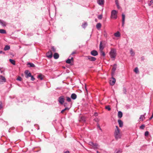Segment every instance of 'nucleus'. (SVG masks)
Instances as JSON below:
<instances>
[{"mask_svg":"<svg viewBox=\"0 0 153 153\" xmlns=\"http://www.w3.org/2000/svg\"><path fill=\"white\" fill-rule=\"evenodd\" d=\"M125 15L123 14H122V26L123 27L125 23Z\"/></svg>","mask_w":153,"mask_h":153,"instance_id":"9","label":"nucleus"},{"mask_svg":"<svg viewBox=\"0 0 153 153\" xmlns=\"http://www.w3.org/2000/svg\"><path fill=\"white\" fill-rule=\"evenodd\" d=\"M99 48L100 51H102V50H103L104 48V47H103L102 45V42L101 41L100 42Z\"/></svg>","mask_w":153,"mask_h":153,"instance_id":"19","label":"nucleus"},{"mask_svg":"<svg viewBox=\"0 0 153 153\" xmlns=\"http://www.w3.org/2000/svg\"><path fill=\"white\" fill-rule=\"evenodd\" d=\"M110 55L111 58H113L114 60L116 56V51L114 49H111L110 52Z\"/></svg>","mask_w":153,"mask_h":153,"instance_id":"2","label":"nucleus"},{"mask_svg":"<svg viewBox=\"0 0 153 153\" xmlns=\"http://www.w3.org/2000/svg\"><path fill=\"white\" fill-rule=\"evenodd\" d=\"M98 145L97 143H94V145L93 146L97 147L98 146Z\"/></svg>","mask_w":153,"mask_h":153,"instance_id":"43","label":"nucleus"},{"mask_svg":"<svg viewBox=\"0 0 153 153\" xmlns=\"http://www.w3.org/2000/svg\"><path fill=\"white\" fill-rule=\"evenodd\" d=\"M64 153H70L68 151L65 152Z\"/></svg>","mask_w":153,"mask_h":153,"instance_id":"54","label":"nucleus"},{"mask_svg":"<svg viewBox=\"0 0 153 153\" xmlns=\"http://www.w3.org/2000/svg\"><path fill=\"white\" fill-rule=\"evenodd\" d=\"M0 79L2 81L4 82H6V79L3 76L1 75L0 76Z\"/></svg>","mask_w":153,"mask_h":153,"instance_id":"26","label":"nucleus"},{"mask_svg":"<svg viewBox=\"0 0 153 153\" xmlns=\"http://www.w3.org/2000/svg\"><path fill=\"white\" fill-rule=\"evenodd\" d=\"M70 59H71V61H73V57H72Z\"/></svg>","mask_w":153,"mask_h":153,"instance_id":"57","label":"nucleus"},{"mask_svg":"<svg viewBox=\"0 0 153 153\" xmlns=\"http://www.w3.org/2000/svg\"><path fill=\"white\" fill-rule=\"evenodd\" d=\"M134 71L136 73H137L139 72L138 69L137 67H136L135 68Z\"/></svg>","mask_w":153,"mask_h":153,"instance_id":"32","label":"nucleus"},{"mask_svg":"<svg viewBox=\"0 0 153 153\" xmlns=\"http://www.w3.org/2000/svg\"><path fill=\"white\" fill-rule=\"evenodd\" d=\"M37 78L39 79L40 80H42L43 79L42 75L41 74L39 75L38 76Z\"/></svg>","mask_w":153,"mask_h":153,"instance_id":"31","label":"nucleus"},{"mask_svg":"<svg viewBox=\"0 0 153 153\" xmlns=\"http://www.w3.org/2000/svg\"><path fill=\"white\" fill-rule=\"evenodd\" d=\"M118 122L120 127H122L123 126V121L119 119L118 120Z\"/></svg>","mask_w":153,"mask_h":153,"instance_id":"12","label":"nucleus"},{"mask_svg":"<svg viewBox=\"0 0 153 153\" xmlns=\"http://www.w3.org/2000/svg\"><path fill=\"white\" fill-rule=\"evenodd\" d=\"M99 129H100L101 131H102V129H101V128H100H100H99Z\"/></svg>","mask_w":153,"mask_h":153,"instance_id":"60","label":"nucleus"},{"mask_svg":"<svg viewBox=\"0 0 153 153\" xmlns=\"http://www.w3.org/2000/svg\"><path fill=\"white\" fill-rule=\"evenodd\" d=\"M97 127L98 128H100V127L99 125H98L97 126Z\"/></svg>","mask_w":153,"mask_h":153,"instance_id":"59","label":"nucleus"},{"mask_svg":"<svg viewBox=\"0 0 153 153\" xmlns=\"http://www.w3.org/2000/svg\"><path fill=\"white\" fill-rule=\"evenodd\" d=\"M77 96L74 93L72 94L71 96V98L73 100H75Z\"/></svg>","mask_w":153,"mask_h":153,"instance_id":"15","label":"nucleus"},{"mask_svg":"<svg viewBox=\"0 0 153 153\" xmlns=\"http://www.w3.org/2000/svg\"><path fill=\"white\" fill-rule=\"evenodd\" d=\"M117 12L115 10H113L111 12V17L113 19H116L117 18Z\"/></svg>","mask_w":153,"mask_h":153,"instance_id":"3","label":"nucleus"},{"mask_svg":"<svg viewBox=\"0 0 153 153\" xmlns=\"http://www.w3.org/2000/svg\"><path fill=\"white\" fill-rule=\"evenodd\" d=\"M117 7L119 9L120 8V6H119V4H118V5H117Z\"/></svg>","mask_w":153,"mask_h":153,"instance_id":"58","label":"nucleus"},{"mask_svg":"<svg viewBox=\"0 0 153 153\" xmlns=\"http://www.w3.org/2000/svg\"><path fill=\"white\" fill-rule=\"evenodd\" d=\"M9 61L13 65H15V61L14 60L12 59H10Z\"/></svg>","mask_w":153,"mask_h":153,"instance_id":"25","label":"nucleus"},{"mask_svg":"<svg viewBox=\"0 0 153 153\" xmlns=\"http://www.w3.org/2000/svg\"><path fill=\"white\" fill-rule=\"evenodd\" d=\"M69 108H68V107H65V108L64 109L62 110L61 111V113H63V112H64L65 111V110H69Z\"/></svg>","mask_w":153,"mask_h":153,"instance_id":"29","label":"nucleus"},{"mask_svg":"<svg viewBox=\"0 0 153 153\" xmlns=\"http://www.w3.org/2000/svg\"><path fill=\"white\" fill-rule=\"evenodd\" d=\"M51 49H52V51L53 52H55L56 51V49L54 47H53V46L52 47Z\"/></svg>","mask_w":153,"mask_h":153,"instance_id":"36","label":"nucleus"},{"mask_svg":"<svg viewBox=\"0 0 153 153\" xmlns=\"http://www.w3.org/2000/svg\"><path fill=\"white\" fill-rule=\"evenodd\" d=\"M105 108L106 109H107L108 111H110L111 110V108L109 105H107L105 107Z\"/></svg>","mask_w":153,"mask_h":153,"instance_id":"30","label":"nucleus"},{"mask_svg":"<svg viewBox=\"0 0 153 153\" xmlns=\"http://www.w3.org/2000/svg\"><path fill=\"white\" fill-rule=\"evenodd\" d=\"M88 59L91 61H94L96 60V58L90 56H88L87 57Z\"/></svg>","mask_w":153,"mask_h":153,"instance_id":"7","label":"nucleus"},{"mask_svg":"<svg viewBox=\"0 0 153 153\" xmlns=\"http://www.w3.org/2000/svg\"><path fill=\"white\" fill-rule=\"evenodd\" d=\"M25 77L26 78H28L29 77L31 76V73L29 72V71L28 70H26L25 71Z\"/></svg>","mask_w":153,"mask_h":153,"instance_id":"4","label":"nucleus"},{"mask_svg":"<svg viewBox=\"0 0 153 153\" xmlns=\"http://www.w3.org/2000/svg\"><path fill=\"white\" fill-rule=\"evenodd\" d=\"M17 80L19 81H21L22 80V78L21 77L19 76L17 78Z\"/></svg>","mask_w":153,"mask_h":153,"instance_id":"44","label":"nucleus"},{"mask_svg":"<svg viewBox=\"0 0 153 153\" xmlns=\"http://www.w3.org/2000/svg\"><path fill=\"white\" fill-rule=\"evenodd\" d=\"M146 114L145 113L144 115H141L139 118V120L140 121L142 120L143 121V118H145V116L146 115Z\"/></svg>","mask_w":153,"mask_h":153,"instance_id":"18","label":"nucleus"},{"mask_svg":"<svg viewBox=\"0 0 153 153\" xmlns=\"http://www.w3.org/2000/svg\"><path fill=\"white\" fill-rule=\"evenodd\" d=\"M114 135L117 140L121 137V135L120 133V130L117 126H116V129H115Z\"/></svg>","mask_w":153,"mask_h":153,"instance_id":"1","label":"nucleus"},{"mask_svg":"<svg viewBox=\"0 0 153 153\" xmlns=\"http://www.w3.org/2000/svg\"><path fill=\"white\" fill-rule=\"evenodd\" d=\"M101 24L100 23H97L96 25V28L98 29H99L100 28H101Z\"/></svg>","mask_w":153,"mask_h":153,"instance_id":"22","label":"nucleus"},{"mask_svg":"<svg viewBox=\"0 0 153 153\" xmlns=\"http://www.w3.org/2000/svg\"><path fill=\"white\" fill-rule=\"evenodd\" d=\"M27 65L29 67H35V65L32 63L27 62Z\"/></svg>","mask_w":153,"mask_h":153,"instance_id":"13","label":"nucleus"},{"mask_svg":"<svg viewBox=\"0 0 153 153\" xmlns=\"http://www.w3.org/2000/svg\"><path fill=\"white\" fill-rule=\"evenodd\" d=\"M149 134V132L148 131H146L145 133V136H147Z\"/></svg>","mask_w":153,"mask_h":153,"instance_id":"38","label":"nucleus"},{"mask_svg":"<svg viewBox=\"0 0 153 153\" xmlns=\"http://www.w3.org/2000/svg\"><path fill=\"white\" fill-rule=\"evenodd\" d=\"M152 4L151 3L148 4V5L149 6H150Z\"/></svg>","mask_w":153,"mask_h":153,"instance_id":"56","label":"nucleus"},{"mask_svg":"<svg viewBox=\"0 0 153 153\" xmlns=\"http://www.w3.org/2000/svg\"><path fill=\"white\" fill-rule=\"evenodd\" d=\"M130 53L131 55L132 56H134L135 54V53L133 51L132 49H131L130 50Z\"/></svg>","mask_w":153,"mask_h":153,"instance_id":"27","label":"nucleus"},{"mask_svg":"<svg viewBox=\"0 0 153 153\" xmlns=\"http://www.w3.org/2000/svg\"><path fill=\"white\" fill-rule=\"evenodd\" d=\"M102 18V15H98V18L99 19H101Z\"/></svg>","mask_w":153,"mask_h":153,"instance_id":"39","label":"nucleus"},{"mask_svg":"<svg viewBox=\"0 0 153 153\" xmlns=\"http://www.w3.org/2000/svg\"><path fill=\"white\" fill-rule=\"evenodd\" d=\"M64 106L65 107H67V106H68V104L67 103L65 102L64 104Z\"/></svg>","mask_w":153,"mask_h":153,"instance_id":"47","label":"nucleus"},{"mask_svg":"<svg viewBox=\"0 0 153 153\" xmlns=\"http://www.w3.org/2000/svg\"><path fill=\"white\" fill-rule=\"evenodd\" d=\"M112 79H113L112 80H110V84L111 85H113L116 82V80L113 77H112Z\"/></svg>","mask_w":153,"mask_h":153,"instance_id":"10","label":"nucleus"},{"mask_svg":"<svg viewBox=\"0 0 153 153\" xmlns=\"http://www.w3.org/2000/svg\"><path fill=\"white\" fill-rule=\"evenodd\" d=\"M100 51V55L101 56H105V52L103 51V50H102V51Z\"/></svg>","mask_w":153,"mask_h":153,"instance_id":"28","label":"nucleus"},{"mask_svg":"<svg viewBox=\"0 0 153 153\" xmlns=\"http://www.w3.org/2000/svg\"><path fill=\"white\" fill-rule=\"evenodd\" d=\"M76 51H73L71 53V55H73L74 54H76Z\"/></svg>","mask_w":153,"mask_h":153,"instance_id":"52","label":"nucleus"},{"mask_svg":"<svg viewBox=\"0 0 153 153\" xmlns=\"http://www.w3.org/2000/svg\"><path fill=\"white\" fill-rule=\"evenodd\" d=\"M0 24L3 27H5L6 25V22L1 20H0Z\"/></svg>","mask_w":153,"mask_h":153,"instance_id":"11","label":"nucleus"},{"mask_svg":"<svg viewBox=\"0 0 153 153\" xmlns=\"http://www.w3.org/2000/svg\"><path fill=\"white\" fill-rule=\"evenodd\" d=\"M58 101L61 104H63L64 102V99L63 96H61L59 98Z\"/></svg>","mask_w":153,"mask_h":153,"instance_id":"5","label":"nucleus"},{"mask_svg":"<svg viewBox=\"0 0 153 153\" xmlns=\"http://www.w3.org/2000/svg\"><path fill=\"white\" fill-rule=\"evenodd\" d=\"M98 3L100 5H103L104 4L103 0H97Z\"/></svg>","mask_w":153,"mask_h":153,"instance_id":"14","label":"nucleus"},{"mask_svg":"<svg viewBox=\"0 0 153 153\" xmlns=\"http://www.w3.org/2000/svg\"><path fill=\"white\" fill-rule=\"evenodd\" d=\"M97 153H99L98 151H97Z\"/></svg>","mask_w":153,"mask_h":153,"instance_id":"62","label":"nucleus"},{"mask_svg":"<svg viewBox=\"0 0 153 153\" xmlns=\"http://www.w3.org/2000/svg\"><path fill=\"white\" fill-rule=\"evenodd\" d=\"M104 36L106 37L107 36V33L105 31H104Z\"/></svg>","mask_w":153,"mask_h":153,"instance_id":"49","label":"nucleus"},{"mask_svg":"<svg viewBox=\"0 0 153 153\" xmlns=\"http://www.w3.org/2000/svg\"><path fill=\"white\" fill-rule=\"evenodd\" d=\"M31 79L32 81H34L35 79V78L33 77V76L31 75Z\"/></svg>","mask_w":153,"mask_h":153,"instance_id":"42","label":"nucleus"},{"mask_svg":"<svg viewBox=\"0 0 153 153\" xmlns=\"http://www.w3.org/2000/svg\"><path fill=\"white\" fill-rule=\"evenodd\" d=\"M3 53L4 54V52H3L2 51H0V54Z\"/></svg>","mask_w":153,"mask_h":153,"instance_id":"53","label":"nucleus"},{"mask_svg":"<svg viewBox=\"0 0 153 153\" xmlns=\"http://www.w3.org/2000/svg\"><path fill=\"white\" fill-rule=\"evenodd\" d=\"M10 47L8 45H6L5 46V47L4 48V50L5 51L8 50L10 49Z\"/></svg>","mask_w":153,"mask_h":153,"instance_id":"23","label":"nucleus"},{"mask_svg":"<svg viewBox=\"0 0 153 153\" xmlns=\"http://www.w3.org/2000/svg\"><path fill=\"white\" fill-rule=\"evenodd\" d=\"M47 57L51 58L52 57V53L51 51H49L46 53Z\"/></svg>","mask_w":153,"mask_h":153,"instance_id":"6","label":"nucleus"},{"mask_svg":"<svg viewBox=\"0 0 153 153\" xmlns=\"http://www.w3.org/2000/svg\"><path fill=\"white\" fill-rule=\"evenodd\" d=\"M123 93L124 94H126V88H123Z\"/></svg>","mask_w":153,"mask_h":153,"instance_id":"41","label":"nucleus"},{"mask_svg":"<svg viewBox=\"0 0 153 153\" xmlns=\"http://www.w3.org/2000/svg\"><path fill=\"white\" fill-rule=\"evenodd\" d=\"M115 2L116 5L119 4L118 1V0H115Z\"/></svg>","mask_w":153,"mask_h":153,"instance_id":"46","label":"nucleus"},{"mask_svg":"<svg viewBox=\"0 0 153 153\" xmlns=\"http://www.w3.org/2000/svg\"><path fill=\"white\" fill-rule=\"evenodd\" d=\"M66 100L68 102H70L71 101V98L68 97H66Z\"/></svg>","mask_w":153,"mask_h":153,"instance_id":"34","label":"nucleus"},{"mask_svg":"<svg viewBox=\"0 0 153 153\" xmlns=\"http://www.w3.org/2000/svg\"><path fill=\"white\" fill-rule=\"evenodd\" d=\"M59 54L57 53H55L53 55V57L55 59H56L59 58Z\"/></svg>","mask_w":153,"mask_h":153,"instance_id":"17","label":"nucleus"},{"mask_svg":"<svg viewBox=\"0 0 153 153\" xmlns=\"http://www.w3.org/2000/svg\"><path fill=\"white\" fill-rule=\"evenodd\" d=\"M94 115L95 116H97L98 115V113L97 112H95L94 114Z\"/></svg>","mask_w":153,"mask_h":153,"instance_id":"50","label":"nucleus"},{"mask_svg":"<svg viewBox=\"0 0 153 153\" xmlns=\"http://www.w3.org/2000/svg\"><path fill=\"white\" fill-rule=\"evenodd\" d=\"M114 35L116 37H119L120 36V34L119 31H117L114 33Z\"/></svg>","mask_w":153,"mask_h":153,"instance_id":"21","label":"nucleus"},{"mask_svg":"<svg viewBox=\"0 0 153 153\" xmlns=\"http://www.w3.org/2000/svg\"><path fill=\"white\" fill-rule=\"evenodd\" d=\"M145 127V125H142L140 126V129H143Z\"/></svg>","mask_w":153,"mask_h":153,"instance_id":"37","label":"nucleus"},{"mask_svg":"<svg viewBox=\"0 0 153 153\" xmlns=\"http://www.w3.org/2000/svg\"><path fill=\"white\" fill-rule=\"evenodd\" d=\"M121 151H120V149L118 150L117 149H116L114 151V153H118L119 152H121Z\"/></svg>","mask_w":153,"mask_h":153,"instance_id":"35","label":"nucleus"},{"mask_svg":"<svg viewBox=\"0 0 153 153\" xmlns=\"http://www.w3.org/2000/svg\"><path fill=\"white\" fill-rule=\"evenodd\" d=\"M87 23H85L84 24V25H83L82 26V27L83 28H84L85 27V25L87 26Z\"/></svg>","mask_w":153,"mask_h":153,"instance_id":"48","label":"nucleus"},{"mask_svg":"<svg viewBox=\"0 0 153 153\" xmlns=\"http://www.w3.org/2000/svg\"><path fill=\"white\" fill-rule=\"evenodd\" d=\"M150 2L151 4H153V0H152L150 1Z\"/></svg>","mask_w":153,"mask_h":153,"instance_id":"55","label":"nucleus"},{"mask_svg":"<svg viewBox=\"0 0 153 153\" xmlns=\"http://www.w3.org/2000/svg\"><path fill=\"white\" fill-rule=\"evenodd\" d=\"M0 33L5 34L6 33V30L4 29H0Z\"/></svg>","mask_w":153,"mask_h":153,"instance_id":"24","label":"nucleus"},{"mask_svg":"<svg viewBox=\"0 0 153 153\" xmlns=\"http://www.w3.org/2000/svg\"><path fill=\"white\" fill-rule=\"evenodd\" d=\"M153 117V114L149 118V120H151Z\"/></svg>","mask_w":153,"mask_h":153,"instance_id":"51","label":"nucleus"},{"mask_svg":"<svg viewBox=\"0 0 153 153\" xmlns=\"http://www.w3.org/2000/svg\"><path fill=\"white\" fill-rule=\"evenodd\" d=\"M117 68V65L116 64H114L112 68V71L113 73H114Z\"/></svg>","mask_w":153,"mask_h":153,"instance_id":"20","label":"nucleus"},{"mask_svg":"<svg viewBox=\"0 0 153 153\" xmlns=\"http://www.w3.org/2000/svg\"><path fill=\"white\" fill-rule=\"evenodd\" d=\"M66 62L67 63H71V59H68L67 60H66Z\"/></svg>","mask_w":153,"mask_h":153,"instance_id":"33","label":"nucleus"},{"mask_svg":"<svg viewBox=\"0 0 153 153\" xmlns=\"http://www.w3.org/2000/svg\"><path fill=\"white\" fill-rule=\"evenodd\" d=\"M94 143L92 142H90L89 143V144L91 146H93V145H94Z\"/></svg>","mask_w":153,"mask_h":153,"instance_id":"40","label":"nucleus"},{"mask_svg":"<svg viewBox=\"0 0 153 153\" xmlns=\"http://www.w3.org/2000/svg\"><path fill=\"white\" fill-rule=\"evenodd\" d=\"M0 107L1 108H2V103L1 102H0Z\"/></svg>","mask_w":153,"mask_h":153,"instance_id":"45","label":"nucleus"},{"mask_svg":"<svg viewBox=\"0 0 153 153\" xmlns=\"http://www.w3.org/2000/svg\"><path fill=\"white\" fill-rule=\"evenodd\" d=\"M85 89H86V91H87V88H86V86H85Z\"/></svg>","mask_w":153,"mask_h":153,"instance_id":"61","label":"nucleus"},{"mask_svg":"<svg viewBox=\"0 0 153 153\" xmlns=\"http://www.w3.org/2000/svg\"><path fill=\"white\" fill-rule=\"evenodd\" d=\"M91 54L92 55L94 56H96L98 54L97 52L95 50L91 51Z\"/></svg>","mask_w":153,"mask_h":153,"instance_id":"8","label":"nucleus"},{"mask_svg":"<svg viewBox=\"0 0 153 153\" xmlns=\"http://www.w3.org/2000/svg\"><path fill=\"white\" fill-rule=\"evenodd\" d=\"M123 116V113L121 111H119L118 112V117L120 119Z\"/></svg>","mask_w":153,"mask_h":153,"instance_id":"16","label":"nucleus"}]
</instances>
